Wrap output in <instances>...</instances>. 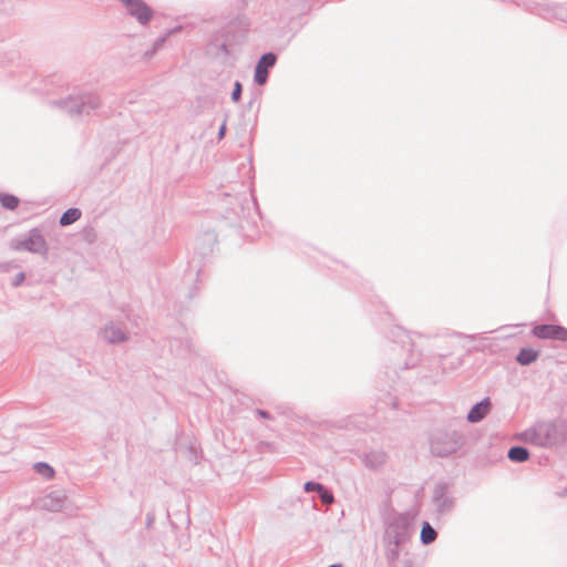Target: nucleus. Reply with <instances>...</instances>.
<instances>
[{
  "mask_svg": "<svg viewBox=\"0 0 567 567\" xmlns=\"http://www.w3.org/2000/svg\"><path fill=\"white\" fill-rule=\"evenodd\" d=\"M533 334L539 339L567 341V328L558 324H540L533 328Z\"/></svg>",
  "mask_w": 567,
  "mask_h": 567,
  "instance_id": "nucleus-1",
  "label": "nucleus"
},
{
  "mask_svg": "<svg viewBox=\"0 0 567 567\" xmlns=\"http://www.w3.org/2000/svg\"><path fill=\"white\" fill-rule=\"evenodd\" d=\"M130 14L141 23H147L152 18V10L142 0H130L126 4Z\"/></svg>",
  "mask_w": 567,
  "mask_h": 567,
  "instance_id": "nucleus-2",
  "label": "nucleus"
},
{
  "mask_svg": "<svg viewBox=\"0 0 567 567\" xmlns=\"http://www.w3.org/2000/svg\"><path fill=\"white\" fill-rule=\"evenodd\" d=\"M276 63V55L272 53H267L262 55L256 66L255 81L262 85L266 83L268 78V69L271 68Z\"/></svg>",
  "mask_w": 567,
  "mask_h": 567,
  "instance_id": "nucleus-3",
  "label": "nucleus"
},
{
  "mask_svg": "<svg viewBox=\"0 0 567 567\" xmlns=\"http://www.w3.org/2000/svg\"><path fill=\"white\" fill-rule=\"evenodd\" d=\"M17 248L32 252H43L45 251V241L39 233L32 231L27 239L18 243Z\"/></svg>",
  "mask_w": 567,
  "mask_h": 567,
  "instance_id": "nucleus-4",
  "label": "nucleus"
},
{
  "mask_svg": "<svg viewBox=\"0 0 567 567\" xmlns=\"http://www.w3.org/2000/svg\"><path fill=\"white\" fill-rule=\"evenodd\" d=\"M491 402L488 399L475 404L468 412L467 420L472 423L478 422L489 412Z\"/></svg>",
  "mask_w": 567,
  "mask_h": 567,
  "instance_id": "nucleus-5",
  "label": "nucleus"
},
{
  "mask_svg": "<svg viewBox=\"0 0 567 567\" xmlns=\"http://www.w3.org/2000/svg\"><path fill=\"white\" fill-rule=\"evenodd\" d=\"M538 358V351L526 348L522 349L517 355V361L520 364H529Z\"/></svg>",
  "mask_w": 567,
  "mask_h": 567,
  "instance_id": "nucleus-6",
  "label": "nucleus"
},
{
  "mask_svg": "<svg viewBox=\"0 0 567 567\" xmlns=\"http://www.w3.org/2000/svg\"><path fill=\"white\" fill-rule=\"evenodd\" d=\"M529 453L525 447L516 446L508 451L509 460L514 462H524L528 458Z\"/></svg>",
  "mask_w": 567,
  "mask_h": 567,
  "instance_id": "nucleus-7",
  "label": "nucleus"
},
{
  "mask_svg": "<svg viewBox=\"0 0 567 567\" xmlns=\"http://www.w3.org/2000/svg\"><path fill=\"white\" fill-rule=\"evenodd\" d=\"M81 217V212L78 208L68 209L60 218V224L62 226H68L74 221H76Z\"/></svg>",
  "mask_w": 567,
  "mask_h": 567,
  "instance_id": "nucleus-8",
  "label": "nucleus"
},
{
  "mask_svg": "<svg viewBox=\"0 0 567 567\" xmlns=\"http://www.w3.org/2000/svg\"><path fill=\"white\" fill-rule=\"evenodd\" d=\"M0 204L8 209H16L19 205V198L11 194H0Z\"/></svg>",
  "mask_w": 567,
  "mask_h": 567,
  "instance_id": "nucleus-9",
  "label": "nucleus"
},
{
  "mask_svg": "<svg viewBox=\"0 0 567 567\" xmlns=\"http://www.w3.org/2000/svg\"><path fill=\"white\" fill-rule=\"evenodd\" d=\"M436 532L431 527L429 523H424L421 529V539L424 544L434 542Z\"/></svg>",
  "mask_w": 567,
  "mask_h": 567,
  "instance_id": "nucleus-10",
  "label": "nucleus"
},
{
  "mask_svg": "<svg viewBox=\"0 0 567 567\" xmlns=\"http://www.w3.org/2000/svg\"><path fill=\"white\" fill-rule=\"evenodd\" d=\"M35 470L39 474L45 476L47 478H52L54 475L53 468L45 463H38L35 465Z\"/></svg>",
  "mask_w": 567,
  "mask_h": 567,
  "instance_id": "nucleus-11",
  "label": "nucleus"
},
{
  "mask_svg": "<svg viewBox=\"0 0 567 567\" xmlns=\"http://www.w3.org/2000/svg\"><path fill=\"white\" fill-rule=\"evenodd\" d=\"M322 485L319 484V483H313V482H307L305 484V489L307 492H322Z\"/></svg>",
  "mask_w": 567,
  "mask_h": 567,
  "instance_id": "nucleus-12",
  "label": "nucleus"
},
{
  "mask_svg": "<svg viewBox=\"0 0 567 567\" xmlns=\"http://www.w3.org/2000/svg\"><path fill=\"white\" fill-rule=\"evenodd\" d=\"M319 493H320L321 501L324 504H331L333 502V496L331 493L327 492L323 488H322V492H319Z\"/></svg>",
  "mask_w": 567,
  "mask_h": 567,
  "instance_id": "nucleus-13",
  "label": "nucleus"
},
{
  "mask_svg": "<svg viewBox=\"0 0 567 567\" xmlns=\"http://www.w3.org/2000/svg\"><path fill=\"white\" fill-rule=\"evenodd\" d=\"M240 93H241V84L239 82H237L235 84V89H234L233 94H231V97H233V100L235 102L239 100Z\"/></svg>",
  "mask_w": 567,
  "mask_h": 567,
  "instance_id": "nucleus-14",
  "label": "nucleus"
},
{
  "mask_svg": "<svg viewBox=\"0 0 567 567\" xmlns=\"http://www.w3.org/2000/svg\"><path fill=\"white\" fill-rule=\"evenodd\" d=\"M110 333H111V330H106V331H105L106 338H107L110 341H112V342L121 341V340H123V339H124L123 334H120V336H116V337H115V336H113V334L111 336Z\"/></svg>",
  "mask_w": 567,
  "mask_h": 567,
  "instance_id": "nucleus-15",
  "label": "nucleus"
},
{
  "mask_svg": "<svg viewBox=\"0 0 567 567\" xmlns=\"http://www.w3.org/2000/svg\"><path fill=\"white\" fill-rule=\"evenodd\" d=\"M23 279V275H20V277H17V280H22Z\"/></svg>",
  "mask_w": 567,
  "mask_h": 567,
  "instance_id": "nucleus-16",
  "label": "nucleus"
},
{
  "mask_svg": "<svg viewBox=\"0 0 567 567\" xmlns=\"http://www.w3.org/2000/svg\"><path fill=\"white\" fill-rule=\"evenodd\" d=\"M23 279V275H20V277H17V280H22Z\"/></svg>",
  "mask_w": 567,
  "mask_h": 567,
  "instance_id": "nucleus-17",
  "label": "nucleus"
},
{
  "mask_svg": "<svg viewBox=\"0 0 567 567\" xmlns=\"http://www.w3.org/2000/svg\"><path fill=\"white\" fill-rule=\"evenodd\" d=\"M124 4H126L130 0H121Z\"/></svg>",
  "mask_w": 567,
  "mask_h": 567,
  "instance_id": "nucleus-18",
  "label": "nucleus"
},
{
  "mask_svg": "<svg viewBox=\"0 0 567 567\" xmlns=\"http://www.w3.org/2000/svg\"><path fill=\"white\" fill-rule=\"evenodd\" d=\"M329 567H341L340 565H331Z\"/></svg>",
  "mask_w": 567,
  "mask_h": 567,
  "instance_id": "nucleus-19",
  "label": "nucleus"
}]
</instances>
